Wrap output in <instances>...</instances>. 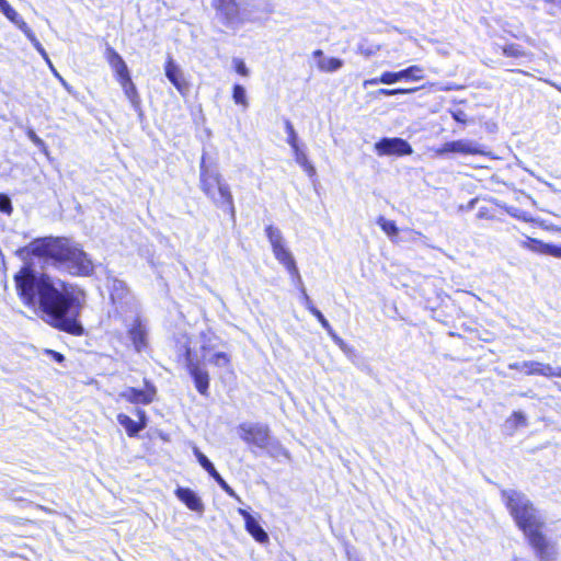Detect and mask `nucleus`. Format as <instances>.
Wrapping results in <instances>:
<instances>
[{
  "label": "nucleus",
  "mask_w": 561,
  "mask_h": 561,
  "mask_svg": "<svg viewBox=\"0 0 561 561\" xmlns=\"http://www.w3.org/2000/svg\"><path fill=\"white\" fill-rule=\"evenodd\" d=\"M238 513L243 517L245 529L259 542L264 543L268 541L267 533L261 527L259 522L244 508H239Z\"/></svg>",
  "instance_id": "12"
},
{
  "label": "nucleus",
  "mask_w": 561,
  "mask_h": 561,
  "mask_svg": "<svg viewBox=\"0 0 561 561\" xmlns=\"http://www.w3.org/2000/svg\"><path fill=\"white\" fill-rule=\"evenodd\" d=\"M560 377H561V374H560Z\"/></svg>",
  "instance_id": "63"
},
{
  "label": "nucleus",
  "mask_w": 561,
  "mask_h": 561,
  "mask_svg": "<svg viewBox=\"0 0 561 561\" xmlns=\"http://www.w3.org/2000/svg\"><path fill=\"white\" fill-rule=\"evenodd\" d=\"M501 496L525 538L543 530L546 518L526 494L510 489L502 490Z\"/></svg>",
  "instance_id": "2"
},
{
  "label": "nucleus",
  "mask_w": 561,
  "mask_h": 561,
  "mask_svg": "<svg viewBox=\"0 0 561 561\" xmlns=\"http://www.w3.org/2000/svg\"><path fill=\"white\" fill-rule=\"evenodd\" d=\"M28 139L37 147H44V141L36 135V133L33 129H28L26 133Z\"/></svg>",
  "instance_id": "45"
},
{
  "label": "nucleus",
  "mask_w": 561,
  "mask_h": 561,
  "mask_svg": "<svg viewBox=\"0 0 561 561\" xmlns=\"http://www.w3.org/2000/svg\"><path fill=\"white\" fill-rule=\"evenodd\" d=\"M23 33L25 34V36L28 38V41L32 43V45H35L36 42H39L35 34L33 33V31L28 27L26 28L25 31H23Z\"/></svg>",
  "instance_id": "50"
},
{
  "label": "nucleus",
  "mask_w": 561,
  "mask_h": 561,
  "mask_svg": "<svg viewBox=\"0 0 561 561\" xmlns=\"http://www.w3.org/2000/svg\"><path fill=\"white\" fill-rule=\"evenodd\" d=\"M265 233L271 243L273 253L277 252L278 250L287 248L284 236L277 227L268 225L265 228Z\"/></svg>",
  "instance_id": "18"
},
{
  "label": "nucleus",
  "mask_w": 561,
  "mask_h": 561,
  "mask_svg": "<svg viewBox=\"0 0 561 561\" xmlns=\"http://www.w3.org/2000/svg\"><path fill=\"white\" fill-rule=\"evenodd\" d=\"M23 33L25 34V36L28 38V41L32 43V45H35L36 42H39L35 34L33 33V31L28 27L26 28L25 31H23Z\"/></svg>",
  "instance_id": "52"
},
{
  "label": "nucleus",
  "mask_w": 561,
  "mask_h": 561,
  "mask_svg": "<svg viewBox=\"0 0 561 561\" xmlns=\"http://www.w3.org/2000/svg\"><path fill=\"white\" fill-rule=\"evenodd\" d=\"M373 51L370 49H367V51H365V55L366 56H369Z\"/></svg>",
  "instance_id": "59"
},
{
  "label": "nucleus",
  "mask_w": 561,
  "mask_h": 561,
  "mask_svg": "<svg viewBox=\"0 0 561 561\" xmlns=\"http://www.w3.org/2000/svg\"><path fill=\"white\" fill-rule=\"evenodd\" d=\"M0 11L9 19L12 23H15L21 16L19 13L9 4L7 3L3 5Z\"/></svg>",
  "instance_id": "38"
},
{
  "label": "nucleus",
  "mask_w": 561,
  "mask_h": 561,
  "mask_svg": "<svg viewBox=\"0 0 561 561\" xmlns=\"http://www.w3.org/2000/svg\"><path fill=\"white\" fill-rule=\"evenodd\" d=\"M111 299L115 305L129 304L134 300L128 295V289L123 280L114 278L110 285Z\"/></svg>",
  "instance_id": "16"
},
{
  "label": "nucleus",
  "mask_w": 561,
  "mask_h": 561,
  "mask_svg": "<svg viewBox=\"0 0 561 561\" xmlns=\"http://www.w3.org/2000/svg\"><path fill=\"white\" fill-rule=\"evenodd\" d=\"M329 335L332 337L333 342L343 351L344 353H347L350 351V347L347 344L334 332L329 333Z\"/></svg>",
  "instance_id": "42"
},
{
  "label": "nucleus",
  "mask_w": 561,
  "mask_h": 561,
  "mask_svg": "<svg viewBox=\"0 0 561 561\" xmlns=\"http://www.w3.org/2000/svg\"><path fill=\"white\" fill-rule=\"evenodd\" d=\"M536 375L548 377V378L560 377L561 367H559V366L553 367L550 364H543V363L539 362Z\"/></svg>",
  "instance_id": "28"
},
{
  "label": "nucleus",
  "mask_w": 561,
  "mask_h": 561,
  "mask_svg": "<svg viewBox=\"0 0 561 561\" xmlns=\"http://www.w3.org/2000/svg\"><path fill=\"white\" fill-rule=\"evenodd\" d=\"M311 313L318 319L322 328L328 332L332 333L333 329L330 325L329 321L324 318L322 312L319 309H311Z\"/></svg>",
  "instance_id": "37"
},
{
  "label": "nucleus",
  "mask_w": 561,
  "mask_h": 561,
  "mask_svg": "<svg viewBox=\"0 0 561 561\" xmlns=\"http://www.w3.org/2000/svg\"><path fill=\"white\" fill-rule=\"evenodd\" d=\"M263 450L267 453L268 456L273 458L284 457L286 459L290 458L289 451L280 444V442L274 437H270L266 446L263 447Z\"/></svg>",
  "instance_id": "21"
},
{
  "label": "nucleus",
  "mask_w": 561,
  "mask_h": 561,
  "mask_svg": "<svg viewBox=\"0 0 561 561\" xmlns=\"http://www.w3.org/2000/svg\"><path fill=\"white\" fill-rule=\"evenodd\" d=\"M513 419L515 420L517 426H525L527 424L526 416L522 412H514Z\"/></svg>",
  "instance_id": "49"
},
{
  "label": "nucleus",
  "mask_w": 561,
  "mask_h": 561,
  "mask_svg": "<svg viewBox=\"0 0 561 561\" xmlns=\"http://www.w3.org/2000/svg\"><path fill=\"white\" fill-rule=\"evenodd\" d=\"M301 294V302L304 306L311 312V309H316V307L312 305L311 299L309 298L306 288L299 289Z\"/></svg>",
  "instance_id": "44"
},
{
  "label": "nucleus",
  "mask_w": 561,
  "mask_h": 561,
  "mask_svg": "<svg viewBox=\"0 0 561 561\" xmlns=\"http://www.w3.org/2000/svg\"><path fill=\"white\" fill-rule=\"evenodd\" d=\"M232 64H233V66H234V70H236L239 75H241V76H243V77H248V76H249L250 71H249L248 67L245 66V64H244V61H243L242 59H240V58H233V59H232Z\"/></svg>",
  "instance_id": "39"
},
{
  "label": "nucleus",
  "mask_w": 561,
  "mask_h": 561,
  "mask_svg": "<svg viewBox=\"0 0 561 561\" xmlns=\"http://www.w3.org/2000/svg\"><path fill=\"white\" fill-rule=\"evenodd\" d=\"M46 353L48 355H50L58 363H61L65 359L64 355L58 353V352H55V351H51V350H47Z\"/></svg>",
  "instance_id": "53"
},
{
  "label": "nucleus",
  "mask_w": 561,
  "mask_h": 561,
  "mask_svg": "<svg viewBox=\"0 0 561 561\" xmlns=\"http://www.w3.org/2000/svg\"><path fill=\"white\" fill-rule=\"evenodd\" d=\"M15 254L26 260L32 255L38 260L41 271L25 262L14 275L19 298L31 308L39 307L50 323L72 335H82L83 327L78 321L82 307V293L72 284L51 276L56 271L71 276H90L94 265L79 243L62 237H43L20 248Z\"/></svg>",
  "instance_id": "1"
},
{
  "label": "nucleus",
  "mask_w": 561,
  "mask_h": 561,
  "mask_svg": "<svg viewBox=\"0 0 561 561\" xmlns=\"http://www.w3.org/2000/svg\"><path fill=\"white\" fill-rule=\"evenodd\" d=\"M199 186L218 207L228 208L234 217L233 198L229 185L217 170L206 167L204 157L199 165Z\"/></svg>",
  "instance_id": "3"
},
{
  "label": "nucleus",
  "mask_w": 561,
  "mask_h": 561,
  "mask_svg": "<svg viewBox=\"0 0 561 561\" xmlns=\"http://www.w3.org/2000/svg\"><path fill=\"white\" fill-rule=\"evenodd\" d=\"M424 78L423 68L420 66H410L398 72L386 71L379 78H373L364 81V87L376 85L378 83L393 84L400 80L420 81Z\"/></svg>",
  "instance_id": "6"
},
{
  "label": "nucleus",
  "mask_w": 561,
  "mask_h": 561,
  "mask_svg": "<svg viewBox=\"0 0 561 561\" xmlns=\"http://www.w3.org/2000/svg\"><path fill=\"white\" fill-rule=\"evenodd\" d=\"M137 416L139 417V423H146V413L144 410H137Z\"/></svg>",
  "instance_id": "56"
},
{
  "label": "nucleus",
  "mask_w": 561,
  "mask_h": 561,
  "mask_svg": "<svg viewBox=\"0 0 561 561\" xmlns=\"http://www.w3.org/2000/svg\"><path fill=\"white\" fill-rule=\"evenodd\" d=\"M545 1L552 4L553 7L561 9V0H545Z\"/></svg>",
  "instance_id": "57"
},
{
  "label": "nucleus",
  "mask_w": 561,
  "mask_h": 561,
  "mask_svg": "<svg viewBox=\"0 0 561 561\" xmlns=\"http://www.w3.org/2000/svg\"><path fill=\"white\" fill-rule=\"evenodd\" d=\"M49 69L51 70L53 75L59 80V82L62 84V87L70 91V85L68 82L59 75V72L55 69L53 62L50 61V65H48Z\"/></svg>",
  "instance_id": "46"
},
{
  "label": "nucleus",
  "mask_w": 561,
  "mask_h": 561,
  "mask_svg": "<svg viewBox=\"0 0 561 561\" xmlns=\"http://www.w3.org/2000/svg\"><path fill=\"white\" fill-rule=\"evenodd\" d=\"M128 336L138 353L147 347L148 330L139 318L135 319L131 328L128 330Z\"/></svg>",
  "instance_id": "11"
},
{
  "label": "nucleus",
  "mask_w": 561,
  "mask_h": 561,
  "mask_svg": "<svg viewBox=\"0 0 561 561\" xmlns=\"http://www.w3.org/2000/svg\"><path fill=\"white\" fill-rule=\"evenodd\" d=\"M119 84H121L126 98L129 100L131 106L136 111H139L141 101H140L139 94L137 92L136 85L131 81V78L129 77V78L121 81Z\"/></svg>",
  "instance_id": "19"
},
{
  "label": "nucleus",
  "mask_w": 561,
  "mask_h": 561,
  "mask_svg": "<svg viewBox=\"0 0 561 561\" xmlns=\"http://www.w3.org/2000/svg\"><path fill=\"white\" fill-rule=\"evenodd\" d=\"M175 494L190 510L194 512H203L204 505L197 494L187 488H178Z\"/></svg>",
  "instance_id": "15"
},
{
  "label": "nucleus",
  "mask_w": 561,
  "mask_h": 561,
  "mask_svg": "<svg viewBox=\"0 0 561 561\" xmlns=\"http://www.w3.org/2000/svg\"><path fill=\"white\" fill-rule=\"evenodd\" d=\"M34 48L41 54V56L44 58V60L47 62V65H50V59L48 57V54L46 53L45 48L39 42H36L35 45H33Z\"/></svg>",
  "instance_id": "48"
},
{
  "label": "nucleus",
  "mask_w": 561,
  "mask_h": 561,
  "mask_svg": "<svg viewBox=\"0 0 561 561\" xmlns=\"http://www.w3.org/2000/svg\"><path fill=\"white\" fill-rule=\"evenodd\" d=\"M185 362L188 373H191V364H193L196 367H202L199 360L193 355L190 348L186 350Z\"/></svg>",
  "instance_id": "41"
},
{
  "label": "nucleus",
  "mask_w": 561,
  "mask_h": 561,
  "mask_svg": "<svg viewBox=\"0 0 561 561\" xmlns=\"http://www.w3.org/2000/svg\"><path fill=\"white\" fill-rule=\"evenodd\" d=\"M538 363L539 362L535 360L516 362L511 363L508 365V368L513 370L524 371L527 376H533L536 375L537 373Z\"/></svg>",
  "instance_id": "24"
},
{
  "label": "nucleus",
  "mask_w": 561,
  "mask_h": 561,
  "mask_svg": "<svg viewBox=\"0 0 561 561\" xmlns=\"http://www.w3.org/2000/svg\"><path fill=\"white\" fill-rule=\"evenodd\" d=\"M202 348H203L204 352L207 351V346L206 345H203Z\"/></svg>",
  "instance_id": "61"
},
{
  "label": "nucleus",
  "mask_w": 561,
  "mask_h": 561,
  "mask_svg": "<svg viewBox=\"0 0 561 561\" xmlns=\"http://www.w3.org/2000/svg\"><path fill=\"white\" fill-rule=\"evenodd\" d=\"M554 87L561 92V85L554 84Z\"/></svg>",
  "instance_id": "60"
},
{
  "label": "nucleus",
  "mask_w": 561,
  "mask_h": 561,
  "mask_svg": "<svg viewBox=\"0 0 561 561\" xmlns=\"http://www.w3.org/2000/svg\"><path fill=\"white\" fill-rule=\"evenodd\" d=\"M534 551L537 561H558L559 548L557 541L548 538L543 530L525 538Z\"/></svg>",
  "instance_id": "4"
},
{
  "label": "nucleus",
  "mask_w": 561,
  "mask_h": 561,
  "mask_svg": "<svg viewBox=\"0 0 561 561\" xmlns=\"http://www.w3.org/2000/svg\"><path fill=\"white\" fill-rule=\"evenodd\" d=\"M23 33L25 34V36L28 38V41L32 43V45H35L36 42H39L35 34L33 33V31L28 27L26 28L25 31H23Z\"/></svg>",
  "instance_id": "51"
},
{
  "label": "nucleus",
  "mask_w": 561,
  "mask_h": 561,
  "mask_svg": "<svg viewBox=\"0 0 561 561\" xmlns=\"http://www.w3.org/2000/svg\"><path fill=\"white\" fill-rule=\"evenodd\" d=\"M451 116L455 121H457L459 123L467 122V114L462 110L451 111Z\"/></svg>",
  "instance_id": "47"
},
{
  "label": "nucleus",
  "mask_w": 561,
  "mask_h": 561,
  "mask_svg": "<svg viewBox=\"0 0 561 561\" xmlns=\"http://www.w3.org/2000/svg\"><path fill=\"white\" fill-rule=\"evenodd\" d=\"M22 32L25 31L26 28H28V25L24 22V20L22 18H20L18 21H15L14 23Z\"/></svg>",
  "instance_id": "54"
},
{
  "label": "nucleus",
  "mask_w": 561,
  "mask_h": 561,
  "mask_svg": "<svg viewBox=\"0 0 561 561\" xmlns=\"http://www.w3.org/2000/svg\"><path fill=\"white\" fill-rule=\"evenodd\" d=\"M312 57L318 61L324 57V54L321 49H317L312 53Z\"/></svg>",
  "instance_id": "55"
},
{
  "label": "nucleus",
  "mask_w": 561,
  "mask_h": 561,
  "mask_svg": "<svg viewBox=\"0 0 561 561\" xmlns=\"http://www.w3.org/2000/svg\"><path fill=\"white\" fill-rule=\"evenodd\" d=\"M239 437L248 445L263 449L271 437L270 427L263 423H242L238 426Z\"/></svg>",
  "instance_id": "5"
},
{
  "label": "nucleus",
  "mask_w": 561,
  "mask_h": 561,
  "mask_svg": "<svg viewBox=\"0 0 561 561\" xmlns=\"http://www.w3.org/2000/svg\"><path fill=\"white\" fill-rule=\"evenodd\" d=\"M195 387L197 391L207 396V391L209 388V375L203 367H196L193 364H191V373Z\"/></svg>",
  "instance_id": "17"
},
{
  "label": "nucleus",
  "mask_w": 561,
  "mask_h": 561,
  "mask_svg": "<svg viewBox=\"0 0 561 561\" xmlns=\"http://www.w3.org/2000/svg\"><path fill=\"white\" fill-rule=\"evenodd\" d=\"M214 5L225 25L236 26L242 22L238 0H215Z\"/></svg>",
  "instance_id": "8"
},
{
  "label": "nucleus",
  "mask_w": 561,
  "mask_h": 561,
  "mask_svg": "<svg viewBox=\"0 0 561 561\" xmlns=\"http://www.w3.org/2000/svg\"><path fill=\"white\" fill-rule=\"evenodd\" d=\"M377 224L382 229V231L389 236L390 238L398 234V227L394 221L386 219L383 216H380L377 219Z\"/></svg>",
  "instance_id": "31"
},
{
  "label": "nucleus",
  "mask_w": 561,
  "mask_h": 561,
  "mask_svg": "<svg viewBox=\"0 0 561 561\" xmlns=\"http://www.w3.org/2000/svg\"><path fill=\"white\" fill-rule=\"evenodd\" d=\"M0 211L8 215L12 213L11 199L5 194H0Z\"/></svg>",
  "instance_id": "40"
},
{
  "label": "nucleus",
  "mask_w": 561,
  "mask_h": 561,
  "mask_svg": "<svg viewBox=\"0 0 561 561\" xmlns=\"http://www.w3.org/2000/svg\"><path fill=\"white\" fill-rule=\"evenodd\" d=\"M483 151L478 142L467 139L448 141L439 148L434 149L436 157H443L447 153L480 154Z\"/></svg>",
  "instance_id": "7"
},
{
  "label": "nucleus",
  "mask_w": 561,
  "mask_h": 561,
  "mask_svg": "<svg viewBox=\"0 0 561 561\" xmlns=\"http://www.w3.org/2000/svg\"><path fill=\"white\" fill-rule=\"evenodd\" d=\"M547 245H548V243H546L541 240L535 239V238H528L523 243L524 248H526L533 252L540 253V254L547 253Z\"/></svg>",
  "instance_id": "29"
},
{
  "label": "nucleus",
  "mask_w": 561,
  "mask_h": 561,
  "mask_svg": "<svg viewBox=\"0 0 561 561\" xmlns=\"http://www.w3.org/2000/svg\"><path fill=\"white\" fill-rule=\"evenodd\" d=\"M193 453L199 465L209 473L210 477L216 479L220 476L213 462L197 447L193 448Z\"/></svg>",
  "instance_id": "23"
},
{
  "label": "nucleus",
  "mask_w": 561,
  "mask_h": 561,
  "mask_svg": "<svg viewBox=\"0 0 561 561\" xmlns=\"http://www.w3.org/2000/svg\"><path fill=\"white\" fill-rule=\"evenodd\" d=\"M343 66V60L335 57H323L321 60H318V68L324 72H334L337 71Z\"/></svg>",
  "instance_id": "22"
},
{
  "label": "nucleus",
  "mask_w": 561,
  "mask_h": 561,
  "mask_svg": "<svg viewBox=\"0 0 561 561\" xmlns=\"http://www.w3.org/2000/svg\"><path fill=\"white\" fill-rule=\"evenodd\" d=\"M379 156H408L413 152L411 145L402 138H382L375 144Z\"/></svg>",
  "instance_id": "9"
},
{
  "label": "nucleus",
  "mask_w": 561,
  "mask_h": 561,
  "mask_svg": "<svg viewBox=\"0 0 561 561\" xmlns=\"http://www.w3.org/2000/svg\"><path fill=\"white\" fill-rule=\"evenodd\" d=\"M215 481L220 485V488L231 497L236 499L238 502H241L239 495L233 491V489L224 480L221 476L215 479Z\"/></svg>",
  "instance_id": "36"
},
{
  "label": "nucleus",
  "mask_w": 561,
  "mask_h": 561,
  "mask_svg": "<svg viewBox=\"0 0 561 561\" xmlns=\"http://www.w3.org/2000/svg\"><path fill=\"white\" fill-rule=\"evenodd\" d=\"M503 54L507 57H525L527 54L517 44H508L503 47Z\"/></svg>",
  "instance_id": "32"
},
{
  "label": "nucleus",
  "mask_w": 561,
  "mask_h": 561,
  "mask_svg": "<svg viewBox=\"0 0 561 561\" xmlns=\"http://www.w3.org/2000/svg\"><path fill=\"white\" fill-rule=\"evenodd\" d=\"M285 129H286V133L288 135L287 137V142L288 145L291 147L293 151L296 150V148H299L298 146V142H297V134L294 129V126L293 124L286 119L285 121Z\"/></svg>",
  "instance_id": "33"
},
{
  "label": "nucleus",
  "mask_w": 561,
  "mask_h": 561,
  "mask_svg": "<svg viewBox=\"0 0 561 561\" xmlns=\"http://www.w3.org/2000/svg\"><path fill=\"white\" fill-rule=\"evenodd\" d=\"M558 389L561 391V385L557 383Z\"/></svg>",
  "instance_id": "62"
},
{
  "label": "nucleus",
  "mask_w": 561,
  "mask_h": 561,
  "mask_svg": "<svg viewBox=\"0 0 561 561\" xmlns=\"http://www.w3.org/2000/svg\"><path fill=\"white\" fill-rule=\"evenodd\" d=\"M294 154L296 162L308 173L309 176H312L316 173V169L309 162L306 153L299 148H296V150H294Z\"/></svg>",
  "instance_id": "25"
},
{
  "label": "nucleus",
  "mask_w": 561,
  "mask_h": 561,
  "mask_svg": "<svg viewBox=\"0 0 561 561\" xmlns=\"http://www.w3.org/2000/svg\"><path fill=\"white\" fill-rule=\"evenodd\" d=\"M232 99L236 104L242 105L244 108L249 106L245 89L241 84L233 85Z\"/></svg>",
  "instance_id": "30"
},
{
  "label": "nucleus",
  "mask_w": 561,
  "mask_h": 561,
  "mask_svg": "<svg viewBox=\"0 0 561 561\" xmlns=\"http://www.w3.org/2000/svg\"><path fill=\"white\" fill-rule=\"evenodd\" d=\"M275 259L286 268L288 270L290 266L296 264V261L294 259L293 253L289 251L288 248L278 250L277 252L273 253Z\"/></svg>",
  "instance_id": "27"
},
{
  "label": "nucleus",
  "mask_w": 561,
  "mask_h": 561,
  "mask_svg": "<svg viewBox=\"0 0 561 561\" xmlns=\"http://www.w3.org/2000/svg\"><path fill=\"white\" fill-rule=\"evenodd\" d=\"M117 422L119 423V425H122L126 430V433L130 437L136 436L141 430H144L146 427L145 422L137 423L124 413H119L117 415Z\"/></svg>",
  "instance_id": "20"
},
{
  "label": "nucleus",
  "mask_w": 561,
  "mask_h": 561,
  "mask_svg": "<svg viewBox=\"0 0 561 561\" xmlns=\"http://www.w3.org/2000/svg\"><path fill=\"white\" fill-rule=\"evenodd\" d=\"M419 88H411V89H379L378 94L385 95V96H391L397 94H410L415 91H417Z\"/></svg>",
  "instance_id": "35"
},
{
  "label": "nucleus",
  "mask_w": 561,
  "mask_h": 561,
  "mask_svg": "<svg viewBox=\"0 0 561 561\" xmlns=\"http://www.w3.org/2000/svg\"><path fill=\"white\" fill-rule=\"evenodd\" d=\"M106 60L117 76L118 82L130 77L128 67L122 56L112 47L106 48Z\"/></svg>",
  "instance_id": "13"
},
{
  "label": "nucleus",
  "mask_w": 561,
  "mask_h": 561,
  "mask_svg": "<svg viewBox=\"0 0 561 561\" xmlns=\"http://www.w3.org/2000/svg\"><path fill=\"white\" fill-rule=\"evenodd\" d=\"M8 3L7 0H0V9Z\"/></svg>",
  "instance_id": "58"
},
{
  "label": "nucleus",
  "mask_w": 561,
  "mask_h": 561,
  "mask_svg": "<svg viewBox=\"0 0 561 561\" xmlns=\"http://www.w3.org/2000/svg\"><path fill=\"white\" fill-rule=\"evenodd\" d=\"M546 255H551L553 257L561 259V245L548 243Z\"/></svg>",
  "instance_id": "43"
},
{
  "label": "nucleus",
  "mask_w": 561,
  "mask_h": 561,
  "mask_svg": "<svg viewBox=\"0 0 561 561\" xmlns=\"http://www.w3.org/2000/svg\"><path fill=\"white\" fill-rule=\"evenodd\" d=\"M145 389L128 387L119 393V398L134 404H150L154 400L157 390L148 380H145Z\"/></svg>",
  "instance_id": "10"
},
{
  "label": "nucleus",
  "mask_w": 561,
  "mask_h": 561,
  "mask_svg": "<svg viewBox=\"0 0 561 561\" xmlns=\"http://www.w3.org/2000/svg\"><path fill=\"white\" fill-rule=\"evenodd\" d=\"M208 363L219 367V368H228L231 363V357L228 353L217 352L207 358Z\"/></svg>",
  "instance_id": "26"
},
{
  "label": "nucleus",
  "mask_w": 561,
  "mask_h": 561,
  "mask_svg": "<svg viewBox=\"0 0 561 561\" xmlns=\"http://www.w3.org/2000/svg\"><path fill=\"white\" fill-rule=\"evenodd\" d=\"M164 70L169 81L176 88L180 93L184 94L187 90V84L183 79L181 69L171 58L167 61Z\"/></svg>",
  "instance_id": "14"
},
{
  "label": "nucleus",
  "mask_w": 561,
  "mask_h": 561,
  "mask_svg": "<svg viewBox=\"0 0 561 561\" xmlns=\"http://www.w3.org/2000/svg\"><path fill=\"white\" fill-rule=\"evenodd\" d=\"M288 274L291 277L293 284L298 288L301 289L305 287L301 275L299 273V270L297 267V264H294L287 270Z\"/></svg>",
  "instance_id": "34"
}]
</instances>
